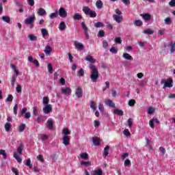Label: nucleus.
Returning <instances> with one entry per match:
<instances>
[{
	"instance_id": "obj_1",
	"label": "nucleus",
	"mask_w": 175,
	"mask_h": 175,
	"mask_svg": "<svg viewBox=\"0 0 175 175\" xmlns=\"http://www.w3.org/2000/svg\"><path fill=\"white\" fill-rule=\"evenodd\" d=\"M90 68L92 69L90 79L93 83H96V81L99 79V70L95 65H90Z\"/></svg>"
},
{
	"instance_id": "obj_2",
	"label": "nucleus",
	"mask_w": 175,
	"mask_h": 175,
	"mask_svg": "<svg viewBox=\"0 0 175 175\" xmlns=\"http://www.w3.org/2000/svg\"><path fill=\"white\" fill-rule=\"evenodd\" d=\"M83 12H84L85 14L88 15L91 18H95V17H96V12L91 10V9L87 6L83 7Z\"/></svg>"
},
{
	"instance_id": "obj_3",
	"label": "nucleus",
	"mask_w": 175,
	"mask_h": 175,
	"mask_svg": "<svg viewBox=\"0 0 175 175\" xmlns=\"http://www.w3.org/2000/svg\"><path fill=\"white\" fill-rule=\"evenodd\" d=\"M161 84H164L163 88H172L173 87V79H161Z\"/></svg>"
},
{
	"instance_id": "obj_4",
	"label": "nucleus",
	"mask_w": 175,
	"mask_h": 175,
	"mask_svg": "<svg viewBox=\"0 0 175 175\" xmlns=\"http://www.w3.org/2000/svg\"><path fill=\"white\" fill-rule=\"evenodd\" d=\"M27 107H24L22 109V110L19 112V117H24V118H26V120H29V118H31V113L27 112Z\"/></svg>"
},
{
	"instance_id": "obj_5",
	"label": "nucleus",
	"mask_w": 175,
	"mask_h": 175,
	"mask_svg": "<svg viewBox=\"0 0 175 175\" xmlns=\"http://www.w3.org/2000/svg\"><path fill=\"white\" fill-rule=\"evenodd\" d=\"M35 18V14H33L31 16L26 18L25 23L27 25H31V24H33Z\"/></svg>"
},
{
	"instance_id": "obj_6",
	"label": "nucleus",
	"mask_w": 175,
	"mask_h": 175,
	"mask_svg": "<svg viewBox=\"0 0 175 175\" xmlns=\"http://www.w3.org/2000/svg\"><path fill=\"white\" fill-rule=\"evenodd\" d=\"M75 95L77 98H83V89L81 88V87H78L77 88H76Z\"/></svg>"
},
{
	"instance_id": "obj_7",
	"label": "nucleus",
	"mask_w": 175,
	"mask_h": 175,
	"mask_svg": "<svg viewBox=\"0 0 175 175\" xmlns=\"http://www.w3.org/2000/svg\"><path fill=\"white\" fill-rule=\"evenodd\" d=\"M43 111L45 114H50V113L53 111V107H51V105H44Z\"/></svg>"
},
{
	"instance_id": "obj_8",
	"label": "nucleus",
	"mask_w": 175,
	"mask_h": 175,
	"mask_svg": "<svg viewBox=\"0 0 175 175\" xmlns=\"http://www.w3.org/2000/svg\"><path fill=\"white\" fill-rule=\"evenodd\" d=\"M59 16L62 18H65L68 16V12L64 8H60L59 9Z\"/></svg>"
},
{
	"instance_id": "obj_9",
	"label": "nucleus",
	"mask_w": 175,
	"mask_h": 175,
	"mask_svg": "<svg viewBox=\"0 0 175 175\" xmlns=\"http://www.w3.org/2000/svg\"><path fill=\"white\" fill-rule=\"evenodd\" d=\"M74 46L77 50H84V45L77 41L74 42Z\"/></svg>"
},
{
	"instance_id": "obj_10",
	"label": "nucleus",
	"mask_w": 175,
	"mask_h": 175,
	"mask_svg": "<svg viewBox=\"0 0 175 175\" xmlns=\"http://www.w3.org/2000/svg\"><path fill=\"white\" fill-rule=\"evenodd\" d=\"M61 91L63 95H68L72 92V89L70 88H62Z\"/></svg>"
},
{
	"instance_id": "obj_11",
	"label": "nucleus",
	"mask_w": 175,
	"mask_h": 175,
	"mask_svg": "<svg viewBox=\"0 0 175 175\" xmlns=\"http://www.w3.org/2000/svg\"><path fill=\"white\" fill-rule=\"evenodd\" d=\"M113 18L118 24H120V23H122V16L120 15L113 14Z\"/></svg>"
},
{
	"instance_id": "obj_12",
	"label": "nucleus",
	"mask_w": 175,
	"mask_h": 175,
	"mask_svg": "<svg viewBox=\"0 0 175 175\" xmlns=\"http://www.w3.org/2000/svg\"><path fill=\"white\" fill-rule=\"evenodd\" d=\"M70 142V137H69V136L66 135L63 137V144H64V146L69 145Z\"/></svg>"
},
{
	"instance_id": "obj_13",
	"label": "nucleus",
	"mask_w": 175,
	"mask_h": 175,
	"mask_svg": "<svg viewBox=\"0 0 175 175\" xmlns=\"http://www.w3.org/2000/svg\"><path fill=\"white\" fill-rule=\"evenodd\" d=\"M140 16L145 20V21H148L151 19V15L150 14H142Z\"/></svg>"
},
{
	"instance_id": "obj_14",
	"label": "nucleus",
	"mask_w": 175,
	"mask_h": 175,
	"mask_svg": "<svg viewBox=\"0 0 175 175\" xmlns=\"http://www.w3.org/2000/svg\"><path fill=\"white\" fill-rule=\"evenodd\" d=\"M123 58H124V59H126L127 61H133V57L132 56H131V55H129V53H123L122 55Z\"/></svg>"
},
{
	"instance_id": "obj_15",
	"label": "nucleus",
	"mask_w": 175,
	"mask_h": 175,
	"mask_svg": "<svg viewBox=\"0 0 175 175\" xmlns=\"http://www.w3.org/2000/svg\"><path fill=\"white\" fill-rule=\"evenodd\" d=\"M92 140H93V143H94V146H100V139H99L97 137H93Z\"/></svg>"
},
{
	"instance_id": "obj_16",
	"label": "nucleus",
	"mask_w": 175,
	"mask_h": 175,
	"mask_svg": "<svg viewBox=\"0 0 175 175\" xmlns=\"http://www.w3.org/2000/svg\"><path fill=\"white\" fill-rule=\"evenodd\" d=\"M38 16H46L47 14V13L46 12L45 9L40 8V9H38Z\"/></svg>"
},
{
	"instance_id": "obj_17",
	"label": "nucleus",
	"mask_w": 175,
	"mask_h": 175,
	"mask_svg": "<svg viewBox=\"0 0 175 175\" xmlns=\"http://www.w3.org/2000/svg\"><path fill=\"white\" fill-rule=\"evenodd\" d=\"M102 174H103V171L102 170V169L93 170L92 172V175H102Z\"/></svg>"
},
{
	"instance_id": "obj_18",
	"label": "nucleus",
	"mask_w": 175,
	"mask_h": 175,
	"mask_svg": "<svg viewBox=\"0 0 175 175\" xmlns=\"http://www.w3.org/2000/svg\"><path fill=\"white\" fill-rule=\"evenodd\" d=\"M14 158H15L16 161H17L18 163H21V162H23V159L21 157H18V154L16 152H14Z\"/></svg>"
},
{
	"instance_id": "obj_19",
	"label": "nucleus",
	"mask_w": 175,
	"mask_h": 175,
	"mask_svg": "<svg viewBox=\"0 0 175 175\" xmlns=\"http://www.w3.org/2000/svg\"><path fill=\"white\" fill-rule=\"evenodd\" d=\"M97 9H102L103 8V2L101 0H98L96 2Z\"/></svg>"
},
{
	"instance_id": "obj_20",
	"label": "nucleus",
	"mask_w": 175,
	"mask_h": 175,
	"mask_svg": "<svg viewBox=\"0 0 175 175\" xmlns=\"http://www.w3.org/2000/svg\"><path fill=\"white\" fill-rule=\"evenodd\" d=\"M2 21H4V23H7V24H10V17L8 16H3L1 17Z\"/></svg>"
},
{
	"instance_id": "obj_21",
	"label": "nucleus",
	"mask_w": 175,
	"mask_h": 175,
	"mask_svg": "<svg viewBox=\"0 0 175 175\" xmlns=\"http://www.w3.org/2000/svg\"><path fill=\"white\" fill-rule=\"evenodd\" d=\"M59 29L60 31H64L66 29V24H65V22H61L59 23Z\"/></svg>"
},
{
	"instance_id": "obj_22",
	"label": "nucleus",
	"mask_w": 175,
	"mask_h": 175,
	"mask_svg": "<svg viewBox=\"0 0 175 175\" xmlns=\"http://www.w3.org/2000/svg\"><path fill=\"white\" fill-rule=\"evenodd\" d=\"M48 123V129H50V131H53L54 129V123L51 120H47Z\"/></svg>"
},
{
	"instance_id": "obj_23",
	"label": "nucleus",
	"mask_w": 175,
	"mask_h": 175,
	"mask_svg": "<svg viewBox=\"0 0 175 175\" xmlns=\"http://www.w3.org/2000/svg\"><path fill=\"white\" fill-rule=\"evenodd\" d=\"M85 61H88L91 64H95V60H94V57H92V56L88 55L85 58Z\"/></svg>"
},
{
	"instance_id": "obj_24",
	"label": "nucleus",
	"mask_w": 175,
	"mask_h": 175,
	"mask_svg": "<svg viewBox=\"0 0 175 175\" xmlns=\"http://www.w3.org/2000/svg\"><path fill=\"white\" fill-rule=\"evenodd\" d=\"M4 128L6 131V132L10 131V128H12V124L9 122H6L4 125Z\"/></svg>"
},
{
	"instance_id": "obj_25",
	"label": "nucleus",
	"mask_w": 175,
	"mask_h": 175,
	"mask_svg": "<svg viewBox=\"0 0 175 175\" xmlns=\"http://www.w3.org/2000/svg\"><path fill=\"white\" fill-rule=\"evenodd\" d=\"M114 114H118V116H124V111L122 110H120L118 109H115L113 110Z\"/></svg>"
},
{
	"instance_id": "obj_26",
	"label": "nucleus",
	"mask_w": 175,
	"mask_h": 175,
	"mask_svg": "<svg viewBox=\"0 0 175 175\" xmlns=\"http://www.w3.org/2000/svg\"><path fill=\"white\" fill-rule=\"evenodd\" d=\"M0 155L3 156V159H8V154H6V150H0Z\"/></svg>"
},
{
	"instance_id": "obj_27",
	"label": "nucleus",
	"mask_w": 175,
	"mask_h": 175,
	"mask_svg": "<svg viewBox=\"0 0 175 175\" xmlns=\"http://www.w3.org/2000/svg\"><path fill=\"white\" fill-rule=\"evenodd\" d=\"M28 38L30 39L31 42H36V40H38V36L33 34H29Z\"/></svg>"
},
{
	"instance_id": "obj_28",
	"label": "nucleus",
	"mask_w": 175,
	"mask_h": 175,
	"mask_svg": "<svg viewBox=\"0 0 175 175\" xmlns=\"http://www.w3.org/2000/svg\"><path fill=\"white\" fill-rule=\"evenodd\" d=\"M133 24L135 27H142V25H143V22L140 20H135L133 22Z\"/></svg>"
},
{
	"instance_id": "obj_29",
	"label": "nucleus",
	"mask_w": 175,
	"mask_h": 175,
	"mask_svg": "<svg viewBox=\"0 0 175 175\" xmlns=\"http://www.w3.org/2000/svg\"><path fill=\"white\" fill-rule=\"evenodd\" d=\"M27 125H25V124H22L21 125H19L18 128V132L21 133V132H24V129H25Z\"/></svg>"
},
{
	"instance_id": "obj_30",
	"label": "nucleus",
	"mask_w": 175,
	"mask_h": 175,
	"mask_svg": "<svg viewBox=\"0 0 175 175\" xmlns=\"http://www.w3.org/2000/svg\"><path fill=\"white\" fill-rule=\"evenodd\" d=\"M44 53L46 55H49L50 53H51V46H45Z\"/></svg>"
},
{
	"instance_id": "obj_31",
	"label": "nucleus",
	"mask_w": 175,
	"mask_h": 175,
	"mask_svg": "<svg viewBox=\"0 0 175 175\" xmlns=\"http://www.w3.org/2000/svg\"><path fill=\"white\" fill-rule=\"evenodd\" d=\"M73 18L74 20H81V18H83V16H81V14H79V13H75L73 16Z\"/></svg>"
},
{
	"instance_id": "obj_32",
	"label": "nucleus",
	"mask_w": 175,
	"mask_h": 175,
	"mask_svg": "<svg viewBox=\"0 0 175 175\" xmlns=\"http://www.w3.org/2000/svg\"><path fill=\"white\" fill-rule=\"evenodd\" d=\"M107 105H109L110 107H112L113 109H116V104L113 103V100H108L107 102Z\"/></svg>"
},
{
	"instance_id": "obj_33",
	"label": "nucleus",
	"mask_w": 175,
	"mask_h": 175,
	"mask_svg": "<svg viewBox=\"0 0 175 175\" xmlns=\"http://www.w3.org/2000/svg\"><path fill=\"white\" fill-rule=\"evenodd\" d=\"M80 157L81 159H84L85 161H87L88 159V153L83 152L80 154Z\"/></svg>"
},
{
	"instance_id": "obj_34",
	"label": "nucleus",
	"mask_w": 175,
	"mask_h": 175,
	"mask_svg": "<svg viewBox=\"0 0 175 175\" xmlns=\"http://www.w3.org/2000/svg\"><path fill=\"white\" fill-rule=\"evenodd\" d=\"M109 150H110V146H106L104 148L103 155L107 157V155H109Z\"/></svg>"
},
{
	"instance_id": "obj_35",
	"label": "nucleus",
	"mask_w": 175,
	"mask_h": 175,
	"mask_svg": "<svg viewBox=\"0 0 175 175\" xmlns=\"http://www.w3.org/2000/svg\"><path fill=\"white\" fill-rule=\"evenodd\" d=\"M94 27L96 28H103V27H105V25L101 22H96V23H94Z\"/></svg>"
},
{
	"instance_id": "obj_36",
	"label": "nucleus",
	"mask_w": 175,
	"mask_h": 175,
	"mask_svg": "<svg viewBox=\"0 0 175 175\" xmlns=\"http://www.w3.org/2000/svg\"><path fill=\"white\" fill-rule=\"evenodd\" d=\"M81 25L82 27V29H83L84 32H88V27L85 25V22H81Z\"/></svg>"
},
{
	"instance_id": "obj_37",
	"label": "nucleus",
	"mask_w": 175,
	"mask_h": 175,
	"mask_svg": "<svg viewBox=\"0 0 175 175\" xmlns=\"http://www.w3.org/2000/svg\"><path fill=\"white\" fill-rule=\"evenodd\" d=\"M144 33H146V35H152L154 33V31L151 29H147L144 30Z\"/></svg>"
},
{
	"instance_id": "obj_38",
	"label": "nucleus",
	"mask_w": 175,
	"mask_h": 175,
	"mask_svg": "<svg viewBox=\"0 0 175 175\" xmlns=\"http://www.w3.org/2000/svg\"><path fill=\"white\" fill-rule=\"evenodd\" d=\"M41 32L43 38H46V36L49 35V31H47L46 29H42Z\"/></svg>"
},
{
	"instance_id": "obj_39",
	"label": "nucleus",
	"mask_w": 175,
	"mask_h": 175,
	"mask_svg": "<svg viewBox=\"0 0 175 175\" xmlns=\"http://www.w3.org/2000/svg\"><path fill=\"white\" fill-rule=\"evenodd\" d=\"M165 24L167 25H170L172 24V18L167 17L164 20Z\"/></svg>"
},
{
	"instance_id": "obj_40",
	"label": "nucleus",
	"mask_w": 175,
	"mask_h": 175,
	"mask_svg": "<svg viewBox=\"0 0 175 175\" xmlns=\"http://www.w3.org/2000/svg\"><path fill=\"white\" fill-rule=\"evenodd\" d=\"M135 104H136V100H135L134 99L129 100V106H130L131 107H133V106H135Z\"/></svg>"
},
{
	"instance_id": "obj_41",
	"label": "nucleus",
	"mask_w": 175,
	"mask_h": 175,
	"mask_svg": "<svg viewBox=\"0 0 175 175\" xmlns=\"http://www.w3.org/2000/svg\"><path fill=\"white\" fill-rule=\"evenodd\" d=\"M58 17V12H53L49 15L51 19L57 18Z\"/></svg>"
},
{
	"instance_id": "obj_42",
	"label": "nucleus",
	"mask_w": 175,
	"mask_h": 175,
	"mask_svg": "<svg viewBox=\"0 0 175 175\" xmlns=\"http://www.w3.org/2000/svg\"><path fill=\"white\" fill-rule=\"evenodd\" d=\"M42 103H43L44 106L48 105H49V98L46 97V96L43 97Z\"/></svg>"
},
{
	"instance_id": "obj_43",
	"label": "nucleus",
	"mask_w": 175,
	"mask_h": 175,
	"mask_svg": "<svg viewBox=\"0 0 175 175\" xmlns=\"http://www.w3.org/2000/svg\"><path fill=\"white\" fill-rule=\"evenodd\" d=\"M62 133H64V135H65L66 136H68V135L70 134V131H69V129L66 128L63 130Z\"/></svg>"
},
{
	"instance_id": "obj_44",
	"label": "nucleus",
	"mask_w": 175,
	"mask_h": 175,
	"mask_svg": "<svg viewBox=\"0 0 175 175\" xmlns=\"http://www.w3.org/2000/svg\"><path fill=\"white\" fill-rule=\"evenodd\" d=\"M123 133L127 137H129V136H131V132H129V130L128 129H124Z\"/></svg>"
},
{
	"instance_id": "obj_45",
	"label": "nucleus",
	"mask_w": 175,
	"mask_h": 175,
	"mask_svg": "<svg viewBox=\"0 0 175 175\" xmlns=\"http://www.w3.org/2000/svg\"><path fill=\"white\" fill-rule=\"evenodd\" d=\"M77 76H81V77H84V69L81 68L77 73Z\"/></svg>"
},
{
	"instance_id": "obj_46",
	"label": "nucleus",
	"mask_w": 175,
	"mask_h": 175,
	"mask_svg": "<svg viewBox=\"0 0 175 175\" xmlns=\"http://www.w3.org/2000/svg\"><path fill=\"white\" fill-rule=\"evenodd\" d=\"M109 51L112 53V54H117L118 53V50H117V49H116L115 47H111L109 49Z\"/></svg>"
},
{
	"instance_id": "obj_47",
	"label": "nucleus",
	"mask_w": 175,
	"mask_h": 175,
	"mask_svg": "<svg viewBox=\"0 0 175 175\" xmlns=\"http://www.w3.org/2000/svg\"><path fill=\"white\" fill-rule=\"evenodd\" d=\"M11 170H12V173H14L15 175H20L18 169H17L16 167H12Z\"/></svg>"
},
{
	"instance_id": "obj_48",
	"label": "nucleus",
	"mask_w": 175,
	"mask_h": 175,
	"mask_svg": "<svg viewBox=\"0 0 175 175\" xmlns=\"http://www.w3.org/2000/svg\"><path fill=\"white\" fill-rule=\"evenodd\" d=\"M127 122L129 128H132V125H133V120L132 118H129Z\"/></svg>"
},
{
	"instance_id": "obj_49",
	"label": "nucleus",
	"mask_w": 175,
	"mask_h": 175,
	"mask_svg": "<svg viewBox=\"0 0 175 175\" xmlns=\"http://www.w3.org/2000/svg\"><path fill=\"white\" fill-rule=\"evenodd\" d=\"M7 102H13V95L9 94L8 98L5 99Z\"/></svg>"
},
{
	"instance_id": "obj_50",
	"label": "nucleus",
	"mask_w": 175,
	"mask_h": 175,
	"mask_svg": "<svg viewBox=\"0 0 175 175\" xmlns=\"http://www.w3.org/2000/svg\"><path fill=\"white\" fill-rule=\"evenodd\" d=\"M81 165H84V166H91V162H90V161H81Z\"/></svg>"
},
{
	"instance_id": "obj_51",
	"label": "nucleus",
	"mask_w": 175,
	"mask_h": 175,
	"mask_svg": "<svg viewBox=\"0 0 175 175\" xmlns=\"http://www.w3.org/2000/svg\"><path fill=\"white\" fill-rule=\"evenodd\" d=\"M26 166H28L30 169L32 168V165L31 164V159H27L26 161Z\"/></svg>"
},
{
	"instance_id": "obj_52",
	"label": "nucleus",
	"mask_w": 175,
	"mask_h": 175,
	"mask_svg": "<svg viewBox=\"0 0 175 175\" xmlns=\"http://www.w3.org/2000/svg\"><path fill=\"white\" fill-rule=\"evenodd\" d=\"M154 118L151 119L149 122V125L150 126V128H154V126H155V124H154Z\"/></svg>"
},
{
	"instance_id": "obj_53",
	"label": "nucleus",
	"mask_w": 175,
	"mask_h": 175,
	"mask_svg": "<svg viewBox=\"0 0 175 175\" xmlns=\"http://www.w3.org/2000/svg\"><path fill=\"white\" fill-rule=\"evenodd\" d=\"M22 91H23V88H21V85H18L16 86V92H18V94H21Z\"/></svg>"
},
{
	"instance_id": "obj_54",
	"label": "nucleus",
	"mask_w": 175,
	"mask_h": 175,
	"mask_svg": "<svg viewBox=\"0 0 175 175\" xmlns=\"http://www.w3.org/2000/svg\"><path fill=\"white\" fill-rule=\"evenodd\" d=\"M116 43H118V44H121L122 43V40H121V38L117 37L115 38Z\"/></svg>"
},
{
	"instance_id": "obj_55",
	"label": "nucleus",
	"mask_w": 175,
	"mask_h": 175,
	"mask_svg": "<svg viewBox=\"0 0 175 175\" xmlns=\"http://www.w3.org/2000/svg\"><path fill=\"white\" fill-rule=\"evenodd\" d=\"M90 107L91 109H93V110H96V105H95V102L91 101Z\"/></svg>"
},
{
	"instance_id": "obj_56",
	"label": "nucleus",
	"mask_w": 175,
	"mask_h": 175,
	"mask_svg": "<svg viewBox=\"0 0 175 175\" xmlns=\"http://www.w3.org/2000/svg\"><path fill=\"white\" fill-rule=\"evenodd\" d=\"M98 36H100V38H103V36H105V31L100 30L98 33Z\"/></svg>"
},
{
	"instance_id": "obj_57",
	"label": "nucleus",
	"mask_w": 175,
	"mask_h": 175,
	"mask_svg": "<svg viewBox=\"0 0 175 175\" xmlns=\"http://www.w3.org/2000/svg\"><path fill=\"white\" fill-rule=\"evenodd\" d=\"M17 110H18V105L16 104L14 107V114L17 116Z\"/></svg>"
},
{
	"instance_id": "obj_58",
	"label": "nucleus",
	"mask_w": 175,
	"mask_h": 175,
	"mask_svg": "<svg viewBox=\"0 0 175 175\" xmlns=\"http://www.w3.org/2000/svg\"><path fill=\"white\" fill-rule=\"evenodd\" d=\"M23 150H24V146H23V145H20L18 148V154H21V152H23Z\"/></svg>"
},
{
	"instance_id": "obj_59",
	"label": "nucleus",
	"mask_w": 175,
	"mask_h": 175,
	"mask_svg": "<svg viewBox=\"0 0 175 175\" xmlns=\"http://www.w3.org/2000/svg\"><path fill=\"white\" fill-rule=\"evenodd\" d=\"M154 111H155V109H154V108L152 107H149L148 109V114H153Z\"/></svg>"
},
{
	"instance_id": "obj_60",
	"label": "nucleus",
	"mask_w": 175,
	"mask_h": 175,
	"mask_svg": "<svg viewBox=\"0 0 175 175\" xmlns=\"http://www.w3.org/2000/svg\"><path fill=\"white\" fill-rule=\"evenodd\" d=\"M48 70L49 73H53V65H51V64H48Z\"/></svg>"
},
{
	"instance_id": "obj_61",
	"label": "nucleus",
	"mask_w": 175,
	"mask_h": 175,
	"mask_svg": "<svg viewBox=\"0 0 175 175\" xmlns=\"http://www.w3.org/2000/svg\"><path fill=\"white\" fill-rule=\"evenodd\" d=\"M37 159H38V161H40V162H44V158H43V157L42 156V154H39L38 156H37Z\"/></svg>"
},
{
	"instance_id": "obj_62",
	"label": "nucleus",
	"mask_w": 175,
	"mask_h": 175,
	"mask_svg": "<svg viewBox=\"0 0 175 175\" xmlns=\"http://www.w3.org/2000/svg\"><path fill=\"white\" fill-rule=\"evenodd\" d=\"M131 165V160L129 159L124 161V166H129Z\"/></svg>"
},
{
	"instance_id": "obj_63",
	"label": "nucleus",
	"mask_w": 175,
	"mask_h": 175,
	"mask_svg": "<svg viewBox=\"0 0 175 175\" xmlns=\"http://www.w3.org/2000/svg\"><path fill=\"white\" fill-rule=\"evenodd\" d=\"M169 5L172 8H174V6H175V0H171L170 2H169Z\"/></svg>"
},
{
	"instance_id": "obj_64",
	"label": "nucleus",
	"mask_w": 175,
	"mask_h": 175,
	"mask_svg": "<svg viewBox=\"0 0 175 175\" xmlns=\"http://www.w3.org/2000/svg\"><path fill=\"white\" fill-rule=\"evenodd\" d=\"M171 53H174L175 51V44H171V49H170Z\"/></svg>"
}]
</instances>
